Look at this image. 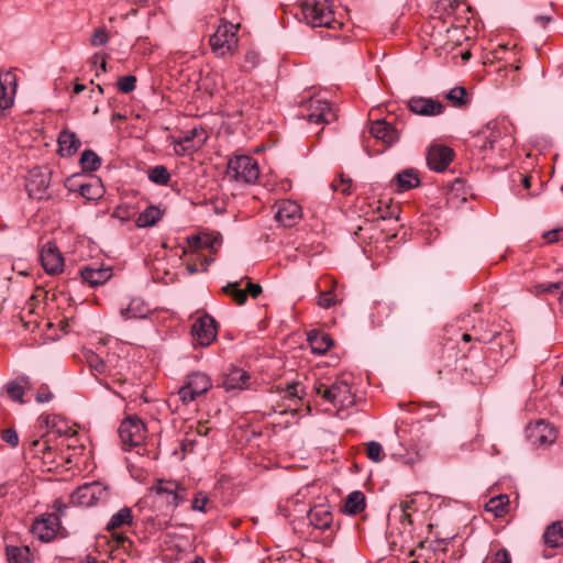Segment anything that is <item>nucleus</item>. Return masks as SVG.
<instances>
[{
	"instance_id": "1",
	"label": "nucleus",
	"mask_w": 563,
	"mask_h": 563,
	"mask_svg": "<svg viewBox=\"0 0 563 563\" xmlns=\"http://www.w3.org/2000/svg\"><path fill=\"white\" fill-rule=\"evenodd\" d=\"M472 341H474V334L466 332L461 334L460 340H448L441 349L439 358L442 364L439 366L438 373L465 371L466 366L464 361L472 350V346L468 345Z\"/></svg>"
},
{
	"instance_id": "2",
	"label": "nucleus",
	"mask_w": 563,
	"mask_h": 563,
	"mask_svg": "<svg viewBox=\"0 0 563 563\" xmlns=\"http://www.w3.org/2000/svg\"><path fill=\"white\" fill-rule=\"evenodd\" d=\"M314 390L323 400L339 409H347L355 404L351 382L344 376L336 377L331 384L318 382Z\"/></svg>"
},
{
	"instance_id": "3",
	"label": "nucleus",
	"mask_w": 563,
	"mask_h": 563,
	"mask_svg": "<svg viewBox=\"0 0 563 563\" xmlns=\"http://www.w3.org/2000/svg\"><path fill=\"white\" fill-rule=\"evenodd\" d=\"M300 12L306 23L312 27L335 29L340 24L334 18L330 0H303Z\"/></svg>"
},
{
	"instance_id": "4",
	"label": "nucleus",
	"mask_w": 563,
	"mask_h": 563,
	"mask_svg": "<svg viewBox=\"0 0 563 563\" xmlns=\"http://www.w3.org/2000/svg\"><path fill=\"white\" fill-rule=\"evenodd\" d=\"M238 25L221 21L216 32L210 36L209 43L212 53L218 57L232 55L238 48Z\"/></svg>"
},
{
	"instance_id": "5",
	"label": "nucleus",
	"mask_w": 563,
	"mask_h": 563,
	"mask_svg": "<svg viewBox=\"0 0 563 563\" xmlns=\"http://www.w3.org/2000/svg\"><path fill=\"white\" fill-rule=\"evenodd\" d=\"M54 511L47 514L46 516L37 519L33 525L34 532L38 536L40 540L44 542H49L57 534H62L64 530L60 525V518L65 515L67 506L62 500H55L53 505Z\"/></svg>"
},
{
	"instance_id": "6",
	"label": "nucleus",
	"mask_w": 563,
	"mask_h": 563,
	"mask_svg": "<svg viewBox=\"0 0 563 563\" xmlns=\"http://www.w3.org/2000/svg\"><path fill=\"white\" fill-rule=\"evenodd\" d=\"M227 175L240 183L254 184L260 176V167L252 156L239 155L229 159Z\"/></svg>"
},
{
	"instance_id": "7",
	"label": "nucleus",
	"mask_w": 563,
	"mask_h": 563,
	"mask_svg": "<svg viewBox=\"0 0 563 563\" xmlns=\"http://www.w3.org/2000/svg\"><path fill=\"white\" fill-rule=\"evenodd\" d=\"M211 388L212 379L209 375L200 371H194L185 377L184 385L178 390V396L184 405H189Z\"/></svg>"
},
{
	"instance_id": "8",
	"label": "nucleus",
	"mask_w": 563,
	"mask_h": 563,
	"mask_svg": "<svg viewBox=\"0 0 563 563\" xmlns=\"http://www.w3.org/2000/svg\"><path fill=\"white\" fill-rule=\"evenodd\" d=\"M474 341L490 343L492 352L499 353V358L497 361H508L515 355L516 347L514 345V335L510 332H498L495 331L492 335H488L486 332L479 333L477 328H473Z\"/></svg>"
},
{
	"instance_id": "9",
	"label": "nucleus",
	"mask_w": 563,
	"mask_h": 563,
	"mask_svg": "<svg viewBox=\"0 0 563 563\" xmlns=\"http://www.w3.org/2000/svg\"><path fill=\"white\" fill-rule=\"evenodd\" d=\"M150 490L172 509H175L187 499V489L173 479H156Z\"/></svg>"
},
{
	"instance_id": "10",
	"label": "nucleus",
	"mask_w": 563,
	"mask_h": 563,
	"mask_svg": "<svg viewBox=\"0 0 563 563\" xmlns=\"http://www.w3.org/2000/svg\"><path fill=\"white\" fill-rule=\"evenodd\" d=\"M122 446L130 450L133 446L141 445L146 437L145 423L137 416L125 418L118 430Z\"/></svg>"
},
{
	"instance_id": "11",
	"label": "nucleus",
	"mask_w": 563,
	"mask_h": 563,
	"mask_svg": "<svg viewBox=\"0 0 563 563\" xmlns=\"http://www.w3.org/2000/svg\"><path fill=\"white\" fill-rule=\"evenodd\" d=\"M108 498L107 488L99 482L86 483L70 495V504L91 507Z\"/></svg>"
},
{
	"instance_id": "12",
	"label": "nucleus",
	"mask_w": 563,
	"mask_h": 563,
	"mask_svg": "<svg viewBox=\"0 0 563 563\" xmlns=\"http://www.w3.org/2000/svg\"><path fill=\"white\" fill-rule=\"evenodd\" d=\"M218 324L208 313L199 317L191 325V335L195 346H209L217 338Z\"/></svg>"
},
{
	"instance_id": "13",
	"label": "nucleus",
	"mask_w": 563,
	"mask_h": 563,
	"mask_svg": "<svg viewBox=\"0 0 563 563\" xmlns=\"http://www.w3.org/2000/svg\"><path fill=\"white\" fill-rule=\"evenodd\" d=\"M307 516L311 526L327 532L324 542L331 543L335 532L333 528V514L331 511V507L322 504L316 505L309 509Z\"/></svg>"
},
{
	"instance_id": "14",
	"label": "nucleus",
	"mask_w": 563,
	"mask_h": 563,
	"mask_svg": "<svg viewBox=\"0 0 563 563\" xmlns=\"http://www.w3.org/2000/svg\"><path fill=\"white\" fill-rule=\"evenodd\" d=\"M51 181V173L41 167H35L30 170L29 176L26 178V190L29 197L36 200L48 199Z\"/></svg>"
},
{
	"instance_id": "15",
	"label": "nucleus",
	"mask_w": 563,
	"mask_h": 563,
	"mask_svg": "<svg viewBox=\"0 0 563 563\" xmlns=\"http://www.w3.org/2000/svg\"><path fill=\"white\" fill-rule=\"evenodd\" d=\"M556 435V429L544 420H538L526 428V438L533 446H548L555 441Z\"/></svg>"
},
{
	"instance_id": "16",
	"label": "nucleus",
	"mask_w": 563,
	"mask_h": 563,
	"mask_svg": "<svg viewBox=\"0 0 563 563\" xmlns=\"http://www.w3.org/2000/svg\"><path fill=\"white\" fill-rule=\"evenodd\" d=\"M16 88V76L11 70H0V119L7 117V111L14 104Z\"/></svg>"
},
{
	"instance_id": "17",
	"label": "nucleus",
	"mask_w": 563,
	"mask_h": 563,
	"mask_svg": "<svg viewBox=\"0 0 563 563\" xmlns=\"http://www.w3.org/2000/svg\"><path fill=\"white\" fill-rule=\"evenodd\" d=\"M252 376L241 367L231 365L222 375L219 386L225 391L244 390L251 387Z\"/></svg>"
},
{
	"instance_id": "18",
	"label": "nucleus",
	"mask_w": 563,
	"mask_h": 563,
	"mask_svg": "<svg viewBox=\"0 0 563 563\" xmlns=\"http://www.w3.org/2000/svg\"><path fill=\"white\" fill-rule=\"evenodd\" d=\"M307 110L308 113L302 115L306 117L309 122L328 124L336 119V114L328 100L310 98Z\"/></svg>"
},
{
	"instance_id": "19",
	"label": "nucleus",
	"mask_w": 563,
	"mask_h": 563,
	"mask_svg": "<svg viewBox=\"0 0 563 563\" xmlns=\"http://www.w3.org/2000/svg\"><path fill=\"white\" fill-rule=\"evenodd\" d=\"M407 107L412 113L421 117H437L445 110L440 100L421 96L411 97L407 101Z\"/></svg>"
},
{
	"instance_id": "20",
	"label": "nucleus",
	"mask_w": 563,
	"mask_h": 563,
	"mask_svg": "<svg viewBox=\"0 0 563 563\" xmlns=\"http://www.w3.org/2000/svg\"><path fill=\"white\" fill-rule=\"evenodd\" d=\"M455 153L453 148L442 144H432L427 153V164L430 169L444 172L453 161Z\"/></svg>"
},
{
	"instance_id": "21",
	"label": "nucleus",
	"mask_w": 563,
	"mask_h": 563,
	"mask_svg": "<svg viewBox=\"0 0 563 563\" xmlns=\"http://www.w3.org/2000/svg\"><path fill=\"white\" fill-rule=\"evenodd\" d=\"M41 264L49 275H57L63 272L64 257L54 243H46L40 253Z\"/></svg>"
},
{
	"instance_id": "22",
	"label": "nucleus",
	"mask_w": 563,
	"mask_h": 563,
	"mask_svg": "<svg viewBox=\"0 0 563 563\" xmlns=\"http://www.w3.org/2000/svg\"><path fill=\"white\" fill-rule=\"evenodd\" d=\"M82 283L90 287L103 285L112 277V268L109 266H97V264L85 265L79 269Z\"/></svg>"
},
{
	"instance_id": "23",
	"label": "nucleus",
	"mask_w": 563,
	"mask_h": 563,
	"mask_svg": "<svg viewBox=\"0 0 563 563\" xmlns=\"http://www.w3.org/2000/svg\"><path fill=\"white\" fill-rule=\"evenodd\" d=\"M301 218V207L292 200H282L277 203L276 221L285 228L294 227Z\"/></svg>"
},
{
	"instance_id": "24",
	"label": "nucleus",
	"mask_w": 563,
	"mask_h": 563,
	"mask_svg": "<svg viewBox=\"0 0 563 563\" xmlns=\"http://www.w3.org/2000/svg\"><path fill=\"white\" fill-rule=\"evenodd\" d=\"M369 132L376 140L382 141L387 146L395 144L400 136V132L385 120L373 122Z\"/></svg>"
},
{
	"instance_id": "25",
	"label": "nucleus",
	"mask_w": 563,
	"mask_h": 563,
	"mask_svg": "<svg viewBox=\"0 0 563 563\" xmlns=\"http://www.w3.org/2000/svg\"><path fill=\"white\" fill-rule=\"evenodd\" d=\"M58 151L62 157H71L79 150L81 142L77 134L68 129L59 132L57 137Z\"/></svg>"
},
{
	"instance_id": "26",
	"label": "nucleus",
	"mask_w": 563,
	"mask_h": 563,
	"mask_svg": "<svg viewBox=\"0 0 563 563\" xmlns=\"http://www.w3.org/2000/svg\"><path fill=\"white\" fill-rule=\"evenodd\" d=\"M308 342L312 353L318 355L325 354L333 345L331 335L320 330L310 331L308 333Z\"/></svg>"
},
{
	"instance_id": "27",
	"label": "nucleus",
	"mask_w": 563,
	"mask_h": 563,
	"mask_svg": "<svg viewBox=\"0 0 563 563\" xmlns=\"http://www.w3.org/2000/svg\"><path fill=\"white\" fill-rule=\"evenodd\" d=\"M420 185V178L416 170L407 168L396 174L393 186L397 192H404Z\"/></svg>"
},
{
	"instance_id": "28",
	"label": "nucleus",
	"mask_w": 563,
	"mask_h": 563,
	"mask_svg": "<svg viewBox=\"0 0 563 563\" xmlns=\"http://www.w3.org/2000/svg\"><path fill=\"white\" fill-rule=\"evenodd\" d=\"M543 539L550 548L563 547V521L558 520L549 525L544 530Z\"/></svg>"
},
{
	"instance_id": "29",
	"label": "nucleus",
	"mask_w": 563,
	"mask_h": 563,
	"mask_svg": "<svg viewBox=\"0 0 563 563\" xmlns=\"http://www.w3.org/2000/svg\"><path fill=\"white\" fill-rule=\"evenodd\" d=\"M89 181L85 180L82 185L79 186V194L81 197L87 200H97L103 195V186L101 180L97 177L88 176Z\"/></svg>"
},
{
	"instance_id": "30",
	"label": "nucleus",
	"mask_w": 563,
	"mask_h": 563,
	"mask_svg": "<svg viewBox=\"0 0 563 563\" xmlns=\"http://www.w3.org/2000/svg\"><path fill=\"white\" fill-rule=\"evenodd\" d=\"M30 378L27 376H20L16 380L10 382L5 385V391L10 399L23 404V395L25 386L29 387Z\"/></svg>"
},
{
	"instance_id": "31",
	"label": "nucleus",
	"mask_w": 563,
	"mask_h": 563,
	"mask_svg": "<svg viewBox=\"0 0 563 563\" xmlns=\"http://www.w3.org/2000/svg\"><path fill=\"white\" fill-rule=\"evenodd\" d=\"M133 521V515L129 507L121 508L118 512L112 515L109 522L107 523V531H114L123 526H131Z\"/></svg>"
},
{
	"instance_id": "32",
	"label": "nucleus",
	"mask_w": 563,
	"mask_h": 563,
	"mask_svg": "<svg viewBox=\"0 0 563 563\" xmlns=\"http://www.w3.org/2000/svg\"><path fill=\"white\" fill-rule=\"evenodd\" d=\"M365 506L364 494L355 490L347 495L344 503V511L349 515H357L364 510Z\"/></svg>"
},
{
	"instance_id": "33",
	"label": "nucleus",
	"mask_w": 563,
	"mask_h": 563,
	"mask_svg": "<svg viewBox=\"0 0 563 563\" xmlns=\"http://www.w3.org/2000/svg\"><path fill=\"white\" fill-rule=\"evenodd\" d=\"M163 212L158 207L150 206L139 214L136 225L139 228L153 227L161 220Z\"/></svg>"
},
{
	"instance_id": "34",
	"label": "nucleus",
	"mask_w": 563,
	"mask_h": 563,
	"mask_svg": "<svg viewBox=\"0 0 563 563\" xmlns=\"http://www.w3.org/2000/svg\"><path fill=\"white\" fill-rule=\"evenodd\" d=\"M8 563H31V551L29 547L8 545L5 549Z\"/></svg>"
},
{
	"instance_id": "35",
	"label": "nucleus",
	"mask_w": 563,
	"mask_h": 563,
	"mask_svg": "<svg viewBox=\"0 0 563 563\" xmlns=\"http://www.w3.org/2000/svg\"><path fill=\"white\" fill-rule=\"evenodd\" d=\"M242 280L243 279L239 282L228 283L225 286L221 288V291L230 296L232 300L239 306L244 305L247 300L246 290L241 288Z\"/></svg>"
},
{
	"instance_id": "36",
	"label": "nucleus",
	"mask_w": 563,
	"mask_h": 563,
	"mask_svg": "<svg viewBox=\"0 0 563 563\" xmlns=\"http://www.w3.org/2000/svg\"><path fill=\"white\" fill-rule=\"evenodd\" d=\"M148 312L147 307L141 301L133 299L126 308H122L120 313L125 320L145 318Z\"/></svg>"
},
{
	"instance_id": "37",
	"label": "nucleus",
	"mask_w": 563,
	"mask_h": 563,
	"mask_svg": "<svg viewBox=\"0 0 563 563\" xmlns=\"http://www.w3.org/2000/svg\"><path fill=\"white\" fill-rule=\"evenodd\" d=\"M448 99L456 108H465L470 103L466 88L456 86L445 93Z\"/></svg>"
},
{
	"instance_id": "38",
	"label": "nucleus",
	"mask_w": 563,
	"mask_h": 563,
	"mask_svg": "<svg viewBox=\"0 0 563 563\" xmlns=\"http://www.w3.org/2000/svg\"><path fill=\"white\" fill-rule=\"evenodd\" d=\"M79 163L85 173H91L100 167L101 159L92 150H85L81 153Z\"/></svg>"
},
{
	"instance_id": "39",
	"label": "nucleus",
	"mask_w": 563,
	"mask_h": 563,
	"mask_svg": "<svg viewBox=\"0 0 563 563\" xmlns=\"http://www.w3.org/2000/svg\"><path fill=\"white\" fill-rule=\"evenodd\" d=\"M509 506V498L507 495H499L488 500L485 506L487 511H490L495 517H501L506 514L507 507Z\"/></svg>"
},
{
	"instance_id": "40",
	"label": "nucleus",
	"mask_w": 563,
	"mask_h": 563,
	"mask_svg": "<svg viewBox=\"0 0 563 563\" xmlns=\"http://www.w3.org/2000/svg\"><path fill=\"white\" fill-rule=\"evenodd\" d=\"M148 179L159 186H165L170 179L168 169L163 165L151 167L147 172Z\"/></svg>"
},
{
	"instance_id": "41",
	"label": "nucleus",
	"mask_w": 563,
	"mask_h": 563,
	"mask_svg": "<svg viewBox=\"0 0 563 563\" xmlns=\"http://www.w3.org/2000/svg\"><path fill=\"white\" fill-rule=\"evenodd\" d=\"M471 145L476 151L475 154L481 155L483 158L486 157V152L490 150L488 139L486 137L483 130L472 137Z\"/></svg>"
},
{
	"instance_id": "42",
	"label": "nucleus",
	"mask_w": 563,
	"mask_h": 563,
	"mask_svg": "<svg viewBox=\"0 0 563 563\" xmlns=\"http://www.w3.org/2000/svg\"><path fill=\"white\" fill-rule=\"evenodd\" d=\"M260 60V54L254 49H249L244 55L243 63L240 68L242 71L250 73L257 67Z\"/></svg>"
},
{
	"instance_id": "43",
	"label": "nucleus",
	"mask_w": 563,
	"mask_h": 563,
	"mask_svg": "<svg viewBox=\"0 0 563 563\" xmlns=\"http://www.w3.org/2000/svg\"><path fill=\"white\" fill-rule=\"evenodd\" d=\"M483 563H512V561L508 550L501 548L495 552H489Z\"/></svg>"
},
{
	"instance_id": "44",
	"label": "nucleus",
	"mask_w": 563,
	"mask_h": 563,
	"mask_svg": "<svg viewBox=\"0 0 563 563\" xmlns=\"http://www.w3.org/2000/svg\"><path fill=\"white\" fill-rule=\"evenodd\" d=\"M486 137L488 139L489 148L495 150L496 144L501 137V131L498 129L497 124L494 122H489L485 129H483Z\"/></svg>"
},
{
	"instance_id": "45",
	"label": "nucleus",
	"mask_w": 563,
	"mask_h": 563,
	"mask_svg": "<svg viewBox=\"0 0 563 563\" xmlns=\"http://www.w3.org/2000/svg\"><path fill=\"white\" fill-rule=\"evenodd\" d=\"M366 455L374 462H382L385 457L382 444L376 441L368 442L366 446Z\"/></svg>"
},
{
	"instance_id": "46",
	"label": "nucleus",
	"mask_w": 563,
	"mask_h": 563,
	"mask_svg": "<svg viewBox=\"0 0 563 563\" xmlns=\"http://www.w3.org/2000/svg\"><path fill=\"white\" fill-rule=\"evenodd\" d=\"M187 243H188L189 247L195 251L211 247V240L208 235L188 236Z\"/></svg>"
},
{
	"instance_id": "47",
	"label": "nucleus",
	"mask_w": 563,
	"mask_h": 563,
	"mask_svg": "<svg viewBox=\"0 0 563 563\" xmlns=\"http://www.w3.org/2000/svg\"><path fill=\"white\" fill-rule=\"evenodd\" d=\"M87 363L89 364L91 371H93L95 373L103 374L107 372L106 362L96 353L90 352L87 355Z\"/></svg>"
},
{
	"instance_id": "48",
	"label": "nucleus",
	"mask_w": 563,
	"mask_h": 563,
	"mask_svg": "<svg viewBox=\"0 0 563 563\" xmlns=\"http://www.w3.org/2000/svg\"><path fill=\"white\" fill-rule=\"evenodd\" d=\"M118 89L122 93H130L136 87V77L133 75L122 76L118 79Z\"/></svg>"
},
{
	"instance_id": "49",
	"label": "nucleus",
	"mask_w": 563,
	"mask_h": 563,
	"mask_svg": "<svg viewBox=\"0 0 563 563\" xmlns=\"http://www.w3.org/2000/svg\"><path fill=\"white\" fill-rule=\"evenodd\" d=\"M196 135V130L190 131L188 134H186L184 137L179 139L176 142L175 150L177 153L180 151L186 152L195 148L194 145V139Z\"/></svg>"
},
{
	"instance_id": "50",
	"label": "nucleus",
	"mask_w": 563,
	"mask_h": 563,
	"mask_svg": "<svg viewBox=\"0 0 563 563\" xmlns=\"http://www.w3.org/2000/svg\"><path fill=\"white\" fill-rule=\"evenodd\" d=\"M88 178L87 174H75L68 177L65 181V187L69 191H78L79 192V186L85 183V180Z\"/></svg>"
},
{
	"instance_id": "51",
	"label": "nucleus",
	"mask_w": 563,
	"mask_h": 563,
	"mask_svg": "<svg viewBox=\"0 0 563 563\" xmlns=\"http://www.w3.org/2000/svg\"><path fill=\"white\" fill-rule=\"evenodd\" d=\"M351 178L345 177L343 174L339 176V179H334L331 187L334 191H341L344 195L350 194Z\"/></svg>"
},
{
	"instance_id": "52",
	"label": "nucleus",
	"mask_w": 563,
	"mask_h": 563,
	"mask_svg": "<svg viewBox=\"0 0 563 563\" xmlns=\"http://www.w3.org/2000/svg\"><path fill=\"white\" fill-rule=\"evenodd\" d=\"M336 296L333 294L332 290L323 291L318 297V305L321 308H331L332 306L336 305Z\"/></svg>"
},
{
	"instance_id": "53",
	"label": "nucleus",
	"mask_w": 563,
	"mask_h": 563,
	"mask_svg": "<svg viewBox=\"0 0 563 563\" xmlns=\"http://www.w3.org/2000/svg\"><path fill=\"white\" fill-rule=\"evenodd\" d=\"M538 294H555L562 289L563 283H541L534 286Z\"/></svg>"
},
{
	"instance_id": "54",
	"label": "nucleus",
	"mask_w": 563,
	"mask_h": 563,
	"mask_svg": "<svg viewBox=\"0 0 563 563\" xmlns=\"http://www.w3.org/2000/svg\"><path fill=\"white\" fill-rule=\"evenodd\" d=\"M108 41L109 35L104 27H98L95 30L90 40L92 46H103L108 43Z\"/></svg>"
},
{
	"instance_id": "55",
	"label": "nucleus",
	"mask_w": 563,
	"mask_h": 563,
	"mask_svg": "<svg viewBox=\"0 0 563 563\" xmlns=\"http://www.w3.org/2000/svg\"><path fill=\"white\" fill-rule=\"evenodd\" d=\"M1 439L10 446L15 448L19 444V435L15 429L8 428L1 431Z\"/></svg>"
},
{
	"instance_id": "56",
	"label": "nucleus",
	"mask_w": 563,
	"mask_h": 563,
	"mask_svg": "<svg viewBox=\"0 0 563 563\" xmlns=\"http://www.w3.org/2000/svg\"><path fill=\"white\" fill-rule=\"evenodd\" d=\"M299 383H292L288 385L284 394V399L290 400L296 405L299 400H301V397L299 396Z\"/></svg>"
},
{
	"instance_id": "57",
	"label": "nucleus",
	"mask_w": 563,
	"mask_h": 563,
	"mask_svg": "<svg viewBox=\"0 0 563 563\" xmlns=\"http://www.w3.org/2000/svg\"><path fill=\"white\" fill-rule=\"evenodd\" d=\"M53 399V393L49 390L48 385L41 384L35 395V400L38 404L48 402Z\"/></svg>"
},
{
	"instance_id": "58",
	"label": "nucleus",
	"mask_w": 563,
	"mask_h": 563,
	"mask_svg": "<svg viewBox=\"0 0 563 563\" xmlns=\"http://www.w3.org/2000/svg\"><path fill=\"white\" fill-rule=\"evenodd\" d=\"M298 499L289 498L284 503H279L277 506V514L283 516L284 518H289L291 516V506L296 505Z\"/></svg>"
},
{
	"instance_id": "59",
	"label": "nucleus",
	"mask_w": 563,
	"mask_h": 563,
	"mask_svg": "<svg viewBox=\"0 0 563 563\" xmlns=\"http://www.w3.org/2000/svg\"><path fill=\"white\" fill-rule=\"evenodd\" d=\"M208 497L203 493H198L191 501V509L195 511H206Z\"/></svg>"
},
{
	"instance_id": "60",
	"label": "nucleus",
	"mask_w": 563,
	"mask_h": 563,
	"mask_svg": "<svg viewBox=\"0 0 563 563\" xmlns=\"http://www.w3.org/2000/svg\"><path fill=\"white\" fill-rule=\"evenodd\" d=\"M465 179L462 177H456L453 181L450 184V190L455 192L456 196H464L466 194L465 191ZM466 198L463 197V200Z\"/></svg>"
},
{
	"instance_id": "61",
	"label": "nucleus",
	"mask_w": 563,
	"mask_h": 563,
	"mask_svg": "<svg viewBox=\"0 0 563 563\" xmlns=\"http://www.w3.org/2000/svg\"><path fill=\"white\" fill-rule=\"evenodd\" d=\"M543 238L549 244L556 243L559 241L563 240V228L553 229L550 231H547L543 234Z\"/></svg>"
},
{
	"instance_id": "62",
	"label": "nucleus",
	"mask_w": 563,
	"mask_h": 563,
	"mask_svg": "<svg viewBox=\"0 0 563 563\" xmlns=\"http://www.w3.org/2000/svg\"><path fill=\"white\" fill-rule=\"evenodd\" d=\"M243 280H247V284H246V287H245V290L247 292V296H251L252 298H257L261 294H262V286L260 284H254L251 282V279L245 276L244 278H242Z\"/></svg>"
},
{
	"instance_id": "63",
	"label": "nucleus",
	"mask_w": 563,
	"mask_h": 563,
	"mask_svg": "<svg viewBox=\"0 0 563 563\" xmlns=\"http://www.w3.org/2000/svg\"><path fill=\"white\" fill-rule=\"evenodd\" d=\"M112 532V538L113 540L115 541V543L119 545V547H122L124 548L125 547V543H129V545H132V541L130 540V538L128 536H125L124 533H117L115 530L114 531H111Z\"/></svg>"
},
{
	"instance_id": "64",
	"label": "nucleus",
	"mask_w": 563,
	"mask_h": 563,
	"mask_svg": "<svg viewBox=\"0 0 563 563\" xmlns=\"http://www.w3.org/2000/svg\"><path fill=\"white\" fill-rule=\"evenodd\" d=\"M31 451H34V454L36 455L38 452H45L46 450H49V446L45 442H41L40 440H33L30 443Z\"/></svg>"
}]
</instances>
